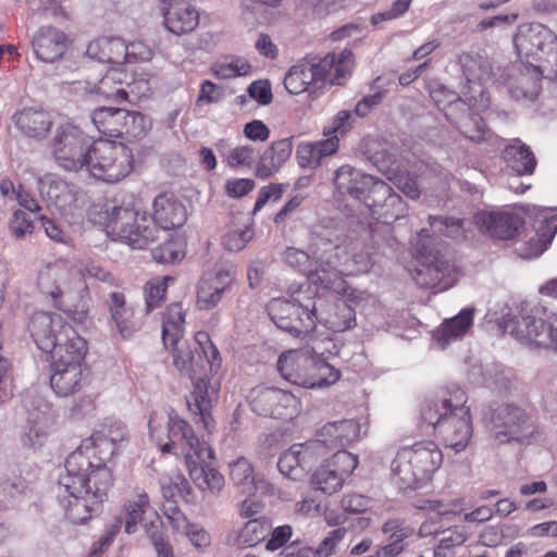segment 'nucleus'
Listing matches in <instances>:
<instances>
[{"label": "nucleus", "mask_w": 557, "mask_h": 557, "mask_svg": "<svg viewBox=\"0 0 557 557\" xmlns=\"http://www.w3.org/2000/svg\"><path fill=\"white\" fill-rule=\"evenodd\" d=\"M187 219L185 206L172 194H161L153 201V223L159 225L163 233L166 230L181 227Z\"/></svg>", "instance_id": "cd10ccee"}, {"label": "nucleus", "mask_w": 557, "mask_h": 557, "mask_svg": "<svg viewBox=\"0 0 557 557\" xmlns=\"http://www.w3.org/2000/svg\"><path fill=\"white\" fill-rule=\"evenodd\" d=\"M153 516L154 518L149 523H145V530L159 557H173L172 547L163 540L161 534L162 522L160 517L156 512H153Z\"/></svg>", "instance_id": "bf43d9fd"}, {"label": "nucleus", "mask_w": 557, "mask_h": 557, "mask_svg": "<svg viewBox=\"0 0 557 557\" xmlns=\"http://www.w3.org/2000/svg\"><path fill=\"white\" fill-rule=\"evenodd\" d=\"M474 309H463L457 315L444 320L435 331V338L442 348L449 343L460 339L473 324Z\"/></svg>", "instance_id": "ea45409f"}, {"label": "nucleus", "mask_w": 557, "mask_h": 557, "mask_svg": "<svg viewBox=\"0 0 557 557\" xmlns=\"http://www.w3.org/2000/svg\"><path fill=\"white\" fill-rule=\"evenodd\" d=\"M557 232V213L554 208L541 210L535 222V235L529 239L523 258H534L545 251Z\"/></svg>", "instance_id": "c756f323"}, {"label": "nucleus", "mask_w": 557, "mask_h": 557, "mask_svg": "<svg viewBox=\"0 0 557 557\" xmlns=\"http://www.w3.org/2000/svg\"><path fill=\"white\" fill-rule=\"evenodd\" d=\"M458 128L461 134L475 143L484 141L490 136V132L487 131L482 117L474 113L462 119L458 123Z\"/></svg>", "instance_id": "13d9d810"}, {"label": "nucleus", "mask_w": 557, "mask_h": 557, "mask_svg": "<svg viewBox=\"0 0 557 557\" xmlns=\"http://www.w3.org/2000/svg\"><path fill=\"white\" fill-rule=\"evenodd\" d=\"M113 483L111 470L98 466L90 471V462L81 453L67 457L59 475V503L65 517L73 523L87 521L107 497Z\"/></svg>", "instance_id": "f257e3e1"}, {"label": "nucleus", "mask_w": 557, "mask_h": 557, "mask_svg": "<svg viewBox=\"0 0 557 557\" xmlns=\"http://www.w3.org/2000/svg\"><path fill=\"white\" fill-rule=\"evenodd\" d=\"M122 127L121 136L126 135L129 138H140L150 129L151 120L140 112L125 110Z\"/></svg>", "instance_id": "864d4df0"}, {"label": "nucleus", "mask_w": 557, "mask_h": 557, "mask_svg": "<svg viewBox=\"0 0 557 557\" xmlns=\"http://www.w3.org/2000/svg\"><path fill=\"white\" fill-rule=\"evenodd\" d=\"M84 169L98 180L116 183L131 173L133 154L122 143L95 140L91 143Z\"/></svg>", "instance_id": "9d476101"}, {"label": "nucleus", "mask_w": 557, "mask_h": 557, "mask_svg": "<svg viewBox=\"0 0 557 557\" xmlns=\"http://www.w3.org/2000/svg\"><path fill=\"white\" fill-rule=\"evenodd\" d=\"M360 424L356 420L346 419L337 422L324 424L317 433V438L312 441L317 450L325 447L329 449H338L347 446L359 438Z\"/></svg>", "instance_id": "4be33fe9"}, {"label": "nucleus", "mask_w": 557, "mask_h": 557, "mask_svg": "<svg viewBox=\"0 0 557 557\" xmlns=\"http://www.w3.org/2000/svg\"><path fill=\"white\" fill-rule=\"evenodd\" d=\"M29 331L38 347L51 351L55 366H86V341L57 313L36 312L30 318Z\"/></svg>", "instance_id": "20e7f679"}, {"label": "nucleus", "mask_w": 557, "mask_h": 557, "mask_svg": "<svg viewBox=\"0 0 557 557\" xmlns=\"http://www.w3.org/2000/svg\"><path fill=\"white\" fill-rule=\"evenodd\" d=\"M162 495L170 504L176 505L178 499L186 503L191 500V486L187 479L180 472L173 473L171 476L160 479Z\"/></svg>", "instance_id": "09e8293b"}, {"label": "nucleus", "mask_w": 557, "mask_h": 557, "mask_svg": "<svg viewBox=\"0 0 557 557\" xmlns=\"http://www.w3.org/2000/svg\"><path fill=\"white\" fill-rule=\"evenodd\" d=\"M107 304L112 325L122 338L128 339L140 330L143 323L135 317L134 308L126 304L124 294L110 293Z\"/></svg>", "instance_id": "a878e982"}, {"label": "nucleus", "mask_w": 557, "mask_h": 557, "mask_svg": "<svg viewBox=\"0 0 557 557\" xmlns=\"http://www.w3.org/2000/svg\"><path fill=\"white\" fill-rule=\"evenodd\" d=\"M250 70V64L244 58L228 57L216 62L213 66V73L219 78H233L242 75H247Z\"/></svg>", "instance_id": "5fc2aeb1"}, {"label": "nucleus", "mask_w": 557, "mask_h": 557, "mask_svg": "<svg viewBox=\"0 0 557 557\" xmlns=\"http://www.w3.org/2000/svg\"><path fill=\"white\" fill-rule=\"evenodd\" d=\"M191 380L194 383L193 391L187 397L188 409L194 414H198L200 417V421L206 429H210L213 421L211 408L215 391L213 388H209V382L205 376H202V374L198 375V377L195 376Z\"/></svg>", "instance_id": "e433bc0d"}, {"label": "nucleus", "mask_w": 557, "mask_h": 557, "mask_svg": "<svg viewBox=\"0 0 557 557\" xmlns=\"http://www.w3.org/2000/svg\"><path fill=\"white\" fill-rule=\"evenodd\" d=\"M123 116H125V109L101 107L92 111L90 119L99 133L111 137H120L121 131H123Z\"/></svg>", "instance_id": "37998d69"}, {"label": "nucleus", "mask_w": 557, "mask_h": 557, "mask_svg": "<svg viewBox=\"0 0 557 557\" xmlns=\"http://www.w3.org/2000/svg\"><path fill=\"white\" fill-rule=\"evenodd\" d=\"M185 311L181 304L175 302L166 308L162 319V338L165 346L171 341L183 338Z\"/></svg>", "instance_id": "de8ad7c7"}, {"label": "nucleus", "mask_w": 557, "mask_h": 557, "mask_svg": "<svg viewBox=\"0 0 557 557\" xmlns=\"http://www.w3.org/2000/svg\"><path fill=\"white\" fill-rule=\"evenodd\" d=\"M474 223L482 233L492 237L508 240L519 234L524 225L523 218L515 212H479Z\"/></svg>", "instance_id": "aec40b11"}, {"label": "nucleus", "mask_w": 557, "mask_h": 557, "mask_svg": "<svg viewBox=\"0 0 557 557\" xmlns=\"http://www.w3.org/2000/svg\"><path fill=\"white\" fill-rule=\"evenodd\" d=\"M106 226L108 232L133 248L143 249L152 243L159 233L157 226L149 225L145 212L140 213L132 205H106Z\"/></svg>", "instance_id": "1a4fd4ad"}, {"label": "nucleus", "mask_w": 557, "mask_h": 557, "mask_svg": "<svg viewBox=\"0 0 557 557\" xmlns=\"http://www.w3.org/2000/svg\"><path fill=\"white\" fill-rule=\"evenodd\" d=\"M313 487L324 494L332 495L344 484L343 475L332 465H322L312 474Z\"/></svg>", "instance_id": "8fccbe9b"}, {"label": "nucleus", "mask_w": 557, "mask_h": 557, "mask_svg": "<svg viewBox=\"0 0 557 557\" xmlns=\"http://www.w3.org/2000/svg\"><path fill=\"white\" fill-rule=\"evenodd\" d=\"M507 165L518 175L532 174L536 159L531 148L520 139H513L503 151Z\"/></svg>", "instance_id": "79ce46f5"}, {"label": "nucleus", "mask_w": 557, "mask_h": 557, "mask_svg": "<svg viewBox=\"0 0 557 557\" xmlns=\"http://www.w3.org/2000/svg\"><path fill=\"white\" fill-rule=\"evenodd\" d=\"M272 523L267 517L247 521L239 530L236 544L238 547H252L262 542L271 532Z\"/></svg>", "instance_id": "49530a36"}, {"label": "nucleus", "mask_w": 557, "mask_h": 557, "mask_svg": "<svg viewBox=\"0 0 557 557\" xmlns=\"http://www.w3.org/2000/svg\"><path fill=\"white\" fill-rule=\"evenodd\" d=\"M53 417L49 410H34L28 412L26 424L20 435L23 447L36 449L44 445L48 437Z\"/></svg>", "instance_id": "f704fd0d"}, {"label": "nucleus", "mask_w": 557, "mask_h": 557, "mask_svg": "<svg viewBox=\"0 0 557 557\" xmlns=\"http://www.w3.org/2000/svg\"><path fill=\"white\" fill-rule=\"evenodd\" d=\"M88 382L86 366L50 364V386L60 397H69L79 393Z\"/></svg>", "instance_id": "b1692460"}, {"label": "nucleus", "mask_w": 557, "mask_h": 557, "mask_svg": "<svg viewBox=\"0 0 557 557\" xmlns=\"http://www.w3.org/2000/svg\"><path fill=\"white\" fill-rule=\"evenodd\" d=\"M550 321L540 336L539 349L557 352V313L550 312Z\"/></svg>", "instance_id": "774afa93"}, {"label": "nucleus", "mask_w": 557, "mask_h": 557, "mask_svg": "<svg viewBox=\"0 0 557 557\" xmlns=\"http://www.w3.org/2000/svg\"><path fill=\"white\" fill-rule=\"evenodd\" d=\"M248 401L255 413L275 419H292L299 409L297 397L277 387L256 386L250 391Z\"/></svg>", "instance_id": "2eb2a0df"}, {"label": "nucleus", "mask_w": 557, "mask_h": 557, "mask_svg": "<svg viewBox=\"0 0 557 557\" xmlns=\"http://www.w3.org/2000/svg\"><path fill=\"white\" fill-rule=\"evenodd\" d=\"M203 457H196L193 453L186 454V466L194 484L212 496H219L225 486L223 474L215 468L205 463Z\"/></svg>", "instance_id": "393cba45"}, {"label": "nucleus", "mask_w": 557, "mask_h": 557, "mask_svg": "<svg viewBox=\"0 0 557 557\" xmlns=\"http://www.w3.org/2000/svg\"><path fill=\"white\" fill-rule=\"evenodd\" d=\"M354 67L352 52L348 49L338 54L330 53L324 58L304 59L286 73L284 86L289 94L299 95L309 88H319L327 76L332 84L342 85Z\"/></svg>", "instance_id": "423d86ee"}, {"label": "nucleus", "mask_w": 557, "mask_h": 557, "mask_svg": "<svg viewBox=\"0 0 557 557\" xmlns=\"http://www.w3.org/2000/svg\"><path fill=\"white\" fill-rule=\"evenodd\" d=\"M296 159L301 168L317 169L322 164L314 141L299 144L296 149Z\"/></svg>", "instance_id": "338daca9"}, {"label": "nucleus", "mask_w": 557, "mask_h": 557, "mask_svg": "<svg viewBox=\"0 0 557 557\" xmlns=\"http://www.w3.org/2000/svg\"><path fill=\"white\" fill-rule=\"evenodd\" d=\"M234 280L232 265H222L212 273H206L198 283L197 306L201 310L214 308Z\"/></svg>", "instance_id": "6ab92c4d"}, {"label": "nucleus", "mask_w": 557, "mask_h": 557, "mask_svg": "<svg viewBox=\"0 0 557 557\" xmlns=\"http://www.w3.org/2000/svg\"><path fill=\"white\" fill-rule=\"evenodd\" d=\"M127 74L120 67H113L100 79L87 81L86 90L98 101L108 100L122 102L128 100L129 95L139 97L144 92L136 91V82H127Z\"/></svg>", "instance_id": "dca6fc26"}, {"label": "nucleus", "mask_w": 557, "mask_h": 557, "mask_svg": "<svg viewBox=\"0 0 557 557\" xmlns=\"http://www.w3.org/2000/svg\"><path fill=\"white\" fill-rule=\"evenodd\" d=\"M429 223L434 232L455 238L461 235L465 221L450 216L430 215Z\"/></svg>", "instance_id": "052dcab7"}, {"label": "nucleus", "mask_w": 557, "mask_h": 557, "mask_svg": "<svg viewBox=\"0 0 557 557\" xmlns=\"http://www.w3.org/2000/svg\"><path fill=\"white\" fill-rule=\"evenodd\" d=\"M462 73L469 83H484L492 77V65L488 59L479 53L462 52L458 57Z\"/></svg>", "instance_id": "c03bdc74"}, {"label": "nucleus", "mask_w": 557, "mask_h": 557, "mask_svg": "<svg viewBox=\"0 0 557 557\" xmlns=\"http://www.w3.org/2000/svg\"><path fill=\"white\" fill-rule=\"evenodd\" d=\"M173 281L174 280L171 276H164L162 278L152 280L145 285L144 294L146 304V314L150 313L152 310L161 306L164 299L168 283Z\"/></svg>", "instance_id": "6e6d98bb"}, {"label": "nucleus", "mask_w": 557, "mask_h": 557, "mask_svg": "<svg viewBox=\"0 0 557 557\" xmlns=\"http://www.w3.org/2000/svg\"><path fill=\"white\" fill-rule=\"evenodd\" d=\"M39 283L57 309L75 323L83 324L87 321L89 292L82 278V270L75 263L66 259L54 261L40 274Z\"/></svg>", "instance_id": "7ed1b4c3"}, {"label": "nucleus", "mask_w": 557, "mask_h": 557, "mask_svg": "<svg viewBox=\"0 0 557 557\" xmlns=\"http://www.w3.org/2000/svg\"><path fill=\"white\" fill-rule=\"evenodd\" d=\"M166 347L171 349L173 366L180 373L189 379L205 374L202 356L196 354L184 338L171 341Z\"/></svg>", "instance_id": "4c0bfd02"}, {"label": "nucleus", "mask_w": 557, "mask_h": 557, "mask_svg": "<svg viewBox=\"0 0 557 557\" xmlns=\"http://www.w3.org/2000/svg\"><path fill=\"white\" fill-rule=\"evenodd\" d=\"M125 42L121 38L102 37L91 41L86 49L88 58L98 62L122 64L125 61Z\"/></svg>", "instance_id": "a19ab883"}, {"label": "nucleus", "mask_w": 557, "mask_h": 557, "mask_svg": "<svg viewBox=\"0 0 557 557\" xmlns=\"http://www.w3.org/2000/svg\"><path fill=\"white\" fill-rule=\"evenodd\" d=\"M310 287L304 293L300 289L292 295V299L273 298L268 305L269 314L274 324L293 335L306 338L314 330V314L321 297H312Z\"/></svg>", "instance_id": "6e6552de"}, {"label": "nucleus", "mask_w": 557, "mask_h": 557, "mask_svg": "<svg viewBox=\"0 0 557 557\" xmlns=\"http://www.w3.org/2000/svg\"><path fill=\"white\" fill-rule=\"evenodd\" d=\"M149 496L143 488H135L134 495L124 505L125 532L132 534L137 531L138 523L150 510Z\"/></svg>", "instance_id": "a18cd8bd"}, {"label": "nucleus", "mask_w": 557, "mask_h": 557, "mask_svg": "<svg viewBox=\"0 0 557 557\" xmlns=\"http://www.w3.org/2000/svg\"><path fill=\"white\" fill-rule=\"evenodd\" d=\"M341 377V371L322 359V356L318 358V364L315 370V388L329 387L335 384Z\"/></svg>", "instance_id": "69168bd1"}, {"label": "nucleus", "mask_w": 557, "mask_h": 557, "mask_svg": "<svg viewBox=\"0 0 557 557\" xmlns=\"http://www.w3.org/2000/svg\"><path fill=\"white\" fill-rule=\"evenodd\" d=\"M321 300L322 306L318 302L314 324L319 321L333 332H344L356 325L355 310L346 301L337 300L326 304L323 298Z\"/></svg>", "instance_id": "2f4dec72"}, {"label": "nucleus", "mask_w": 557, "mask_h": 557, "mask_svg": "<svg viewBox=\"0 0 557 557\" xmlns=\"http://www.w3.org/2000/svg\"><path fill=\"white\" fill-rule=\"evenodd\" d=\"M90 146V137L71 123L57 126L49 144L54 161L66 171L84 169Z\"/></svg>", "instance_id": "9b49d317"}, {"label": "nucleus", "mask_w": 557, "mask_h": 557, "mask_svg": "<svg viewBox=\"0 0 557 557\" xmlns=\"http://www.w3.org/2000/svg\"><path fill=\"white\" fill-rule=\"evenodd\" d=\"M327 347H320L313 341L310 347L293 349L282 354L277 361V369L282 376L290 383L305 388H315V370L319 356H323Z\"/></svg>", "instance_id": "4468645a"}, {"label": "nucleus", "mask_w": 557, "mask_h": 557, "mask_svg": "<svg viewBox=\"0 0 557 557\" xmlns=\"http://www.w3.org/2000/svg\"><path fill=\"white\" fill-rule=\"evenodd\" d=\"M534 426L524 410L507 405L499 408L493 435L499 444L521 442L533 434Z\"/></svg>", "instance_id": "a211bd4d"}, {"label": "nucleus", "mask_w": 557, "mask_h": 557, "mask_svg": "<svg viewBox=\"0 0 557 557\" xmlns=\"http://www.w3.org/2000/svg\"><path fill=\"white\" fill-rule=\"evenodd\" d=\"M382 532L391 543L403 544V541L414 533V529L399 519H389L382 525Z\"/></svg>", "instance_id": "680f3d73"}, {"label": "nucleus", "mask_w": 557, "mask_h": 557, "mask_svg": "<svg viewBox=\"0 0 557 557\" xmlns=\"http://www.w3.org/2000/svg\"><path fill=\"white\" fill-rule=\"evenodd\" d=\"M228 470L231 481L240 488L243 493H246L256 476L250 461L245 457H239L230 462Z\"/></svg>", "instance_id": "603ef678"}, {"label": "nucleus", "mask_w": 557, "mask_h": 557, "mask_svg": "<svg viewBox=\"0 0 557 557\" xmlns=\"http://www.w3.org/2000/svg\"><path fill=\"white\" fill-rule=\"evenodd\" d=\"M257 157V150L251 145L237 146L230 150L226 161L232 168L251 166Z\"/></svg>", "instance_id": "0e129e2a"}, {"label": "nucleus", "mask_w": 557, "mask_h": 557, "mask_svg": "<svg viewBox=\"0 0 557 557\" xmlns=\"http://www.w3.org/2000/svg\"><path fill=\"white\" fill-rule=\"evenodd\" d=\"M292 151L293 140L290 137L272 143V145L264 150L257 164V175L262 178L273 175L289 159Z\"/></svg>", "instance_id": "58836bf2"}, {"label": "nucleus", "mask_w": 557, "mask_h": 557, "mask_svg": "<svg viewBox=\"0 0 557 557\" xmlns=\"http://www.w3.org/2000/svg\"><path fill=\"white\" fill-rule=\"evenodd\" d=\"M253 237V230L246 225L239 230L228 231L223 237V246L230 251L244 249Z\"/></svg>", "instance_id": "e2e57ef3"}, {"label": "nucleus", "mask_w": 557, "mask_h": 557, "mask_svg": "<svg viewBox=\"0 0 557 557\" xmlns=\"http://www.w3.org/2000/svg\"><path fill=\"white\" fill-rule=\"evenodd\" d=\"M315 451L317 448L312 442L294 444L281 455L277 468L284 476L294 481L300 480L310 467Z\"/></svg>", "instance_id": "7c9ffc66"}, {"label": "nucleus", "mask_w": 557, "mask_h": 557, "mask_svg": "<svg viewBox=\"0 0 557 557\" xmlns=\"http://www.w3.org/2000/svg\"><path fill=\"white\" fill-rule=\"evenodd\" d=\"M163 425L168 428L170 443L162 446V451L171 453L174 445H181L185 457L187 453H193L196 457L208 455V458H213L212 449L206 442L195 436L191 426L185 420L177 414L152 412L148 421L150 436L156 437Z\"/></svg>", "instance_id": "f8f14e48"}, {"label": "nucleus", "mask_w": 557, "mask_h": 557, "mask_svg": "<svg viewBox=\"0 0 557 557\" xmlns=\"http://www.w3.org/2000/svg\"><path fill=\"white\" fill-rule=\"evenodd\" d=\"M412 278L423 288L443 292L457 282V271L449 260L440 255H430L419 263Z\"/></svg>", "instance_id": "f3484780"}, {"label": "nucleus", "mask_w": 557, "mask_h": 557, "mask_svg": "<svg viewBox=\"0 0 557 557\" xmlns=\"http://www.w3.org/2000/svg\"><path fill=\"white\" fill-rule=\"evenodd\" d=\"M161 13L165 28L175 35L190 33L199 24L198 11L184 0H162Z\"/></svg>", "instance_id": "412c9836"}, {"label": "nucleus", "mask_w": 557, "mask_h": 557, "mask_svg": "<svg viewBox=\"0 0 557 557\" xmlns=\"http://www.w3.org/2000/svg\"><path fill=\"white\" fill-rule=\"evenodd\" d=\"M119 447L106 436L104 431H96L90 437L83 441L81 446L74 453H81L90 462V471L103 466H108L112 457L117 453Z\"/></svg>", "instance_id": "72a5a7b5"}, {"label": "nucleus", "mask_w": 557, "mask_h": 557, "mask_svg": "<svg viewBox=\"0 0 557 557\" xmlns=\"http://www.w3.org/2000/svg\"><path fill=\"white\" fill-rule=\"evenodd\" d=\"M513 46L528 72L518 78L517 92L531 100L541 89V78L557 74V36L543 24H522L513 36Z\"/></svg>", "instance_id": "f03ea898"}, {"label": "nucleus", "mask_w": 557, "mask_h": 557, "mask_svg": "<svg viewBox=\"0 0 557 557\" xmlns=\"http://www.w3.org/2000/svg\"><path fill=\"white\" fill-rule=\"evenodd\" d=\"M334 184L341 194H348L356 199L371 187L383 194L389 191L384 182H375L372 175L363 174L350 165H343L335 172Z\"/></svg>", "instance_id": "5701e85b"}, {"label": "nucleus", "mask_w": 557, "mask_h": 557, "mask_svg": "<svg viewBox=\"0 0 557 557\" xmlns=\"http://www.w3.org/2000/svg\"><path fill=\"white\" fill-rule=\"evenodd\" d=\"M550 312L541 304L523 302L503 318L504 330L532 349H539L540 336L550 321Z\"/></svg>", "instance_id": "ddd939ff"}, {"label": "nucleus", "mask_w": 557, "mask_h": 557, "mask_svg": "<svg viewBox=\"0 0 557 557\" xmlns=\"http://www.w3.org/2000/svg\"><path fill=\"white\" fill-rule=\"evenodd\" d=\"M283 259L285 263L298 270L302 274L309 277V280L320 285L323 288H332L334 280L337 274L334 270H327L324 267L312 268V261L308 252L297 249L294 247H288L284 253Z\"/></svg>", "instance_id": "c85d7f7f"}, {"label": "nucleus", "mask_w": 557, "mask_h": 557, "mask_svg": "<svg viewBox=\"0 0 557 557\" xmlns=\"http://www.w3.org/2000/svg\"><path fill=\"white\" fill-rule=\"evenodd\" d=\"M443 462V454L432 441L400 448L392 461L393 480L401 490L422 487Z\"/></svg>", "instance_id": "0eeeda50"}, {"label": "nucleus", "mask_w": 557, "mask_h": 557, "mask_svg": "<svg viewBox=\"0 0 557 557\" xmlns=\"http://www.w3.org/2000/svg\"><path fill=\"white\" fill-rule=\"evenodd\" d=\"M164 242L152 249V257L160 263H172L183 259L185 243L180 236L163 233Z\"/></svg>", "instance_id": "3c124183"}, {"label": "nucleus", "mask_w": 557, "mask_h": 557, "mask_svg": "<svg viewBox=\"0 0 557 557\" xmlns=\"http://www.w3.org/2000/svg\"><path fill=\"white\" fill-rule=\"evenodd\" d=\"M13 122L23 135L35 139L45 138L52 126L50 113L35 108H24L16 112Z\"/></svg>", "instance_id": "c9c22d12"}, {"label": "nucleus", "mask_w": 557, "mask_h": 557, "mask_svg": "<svg viewBox=\"0 0 557 557\" xmlns=\"http://www.w3.org/2000/svg\"><path fill=\"white\" fill-rule=\"evenodd\" d=\"M67 39L63 32L53 27L40 28L33 38V49L37 59L52 63L64 54Z\"/></svg>", "instance_id": "473e14b6"}, {"label": "nucleus", "mask_w": 557, "mask_h": 557, "mask_svg": "<svg viewBox=\"0 0 557 557\" xmlns=\"http://www.w3.org/2000/svg\"><path fill=\"white\" fill-rule=\"evenodd\" d=\"M434 548V557H454L455 548L466 541L465 535L457 529L443 531Z\"/></svg>", "instance_id": "4d7b16f0"}, {"label": "nucleus", "mask_w": 557, "mask_h": 557, "mask_svg": "<svg viewBox=\"0 0 557 557\" xmlns=\"http://www.w3.org/2000/svg\"><path fill=\"white\" fill-rule=\"evenodd\" d=\"M38 188L41 196L61 213H71L77 207L78 196L75 187L60 178H39Z\"/></svg>", "instance_id": "bb28decb"}, {"label": "nucleus", "mask_w": 557, "mask_h": 557, "mask_svg": "<svg viewBox=\"0 0 557 557\" xmlns=\"http://www.w3.org/2000/svg\"><path fill=\"white\" fill-rule=\"evenodd\" d=\"M466 403V393L455 388L441 403L428 404L421 413L422 420L433 428L444 444L456 451L465 449L472 435L470 409Z\"/></svg>", "instance_id": "39448f33"}]
</instances>
